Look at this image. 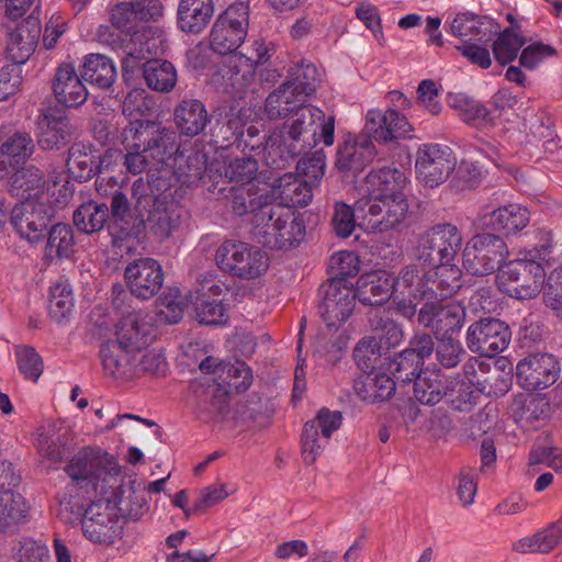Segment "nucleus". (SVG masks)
<instances>
[{
  "mask_svg": "<svg viewBox=\"0 0 562 562\" xmlns=\"http://www.w3.org/2000/svg\"><path fill=\"white\" fill-rule=\"evenodd\" d=\"M162 15V4L159 0H149L147 7L139 2H119L110 11L111 24L121 32L130 35L128 43L123 45L122 67L125 71L137 68L147 55L151 54L148 42H143L145 32L137 30L138 20H156Z\"/></svg>",
  "mask_w": 562,
  "mask_h": 562,
  "instance_id": "nucleus-1",
  "label": "nucleus"
},
{
  "mask_svg": "<svg viewBox=\"0 0 562 562\" xmlns=\"http://www.w3.org/2000/svg\"><path fill=\"white\" fill-rule=\"evenodd\" d=\"M540 235L543 243L537 250L538 257L516 259L499 269L497 284L502 292L518 300L532 299L540 293L546 273L536 258L544 260L553 247L551 232H541Z\"/></svg>",
  "mask_w": 562,
  "mask_h": 562,
  "instance_id": "nucleus-2",
  "label": "nucleus"
},
{
  "mask_svg": "<svg viewBox=\"0 0 562 562\" xmlns=\"http://www.w3.org/2000/svg\"><path fill=\"white\" fill-rule=\"evenodd\" d=\"M147 184L150 188V194L143 190L145 188L143 178L137 179L132 187L133 195L138 199V204L151 202L147 217L149 231L157 239L165 240L179 228L184 210L168 189L155 194L154 188L160 190L159 184L156 186L155 181L149 180Z\"/></svg>",
  "mask_w": 562,
  "mask_h": 562,
  "instance_id": "nucleus-3",
  "label": "nucleus"
},
{
  "mask_svg": "<svg viewBox=\"0 0 562 562\" xmlns=\"http://www.w3.org/2000/svg\"><path fill=\"white\" fill-rule=\"evenodd\" d=\"M215 262L225 273L243 280H252L267 272L270 260L267 252L255 245L225 240L216 249Z\"/></svg>",
  "mask_w": 562,
  "mask_h": 562,
  "instance_id": "nucleus-4",
  "label": "nucleus"
},
{
  "mask_svg": "<svg viewBox=\"0 0 562 562\" xmlns=\"http://www.w3.org/2000/svg\"><path fill=\"white\" fill-rule=\"evenodd\" d=\"M249 13V5L241 1L221 12L209 34L210 48L220 55H234L247 37Z\"/></svg>",
  "mask_w": 562,
  "mask_h": 562,
  "instance_id": "nucleus-5",
  "label": "nucleus"
},
{
  "mask_svg": "<svg viewBox=\"0 0 562 562\" xmlns=\"http://www.w3.org/2000/svg\"><path fill=\"white\" fill-rule=\"evenodd\" d=\"M323 117L321 109L304 104L289 116L279 134L270 136V140L276 144L279 138L280 147L284 146L289 156H299L317 144L315 125Z\"/></svg>",
  "mask_w": 562,
  "mask_h": 562,
  "instance_id": "nucleus-6",
  "label": "nucleus"
},
{
  "mask_svg": "<svg viewBox=\"0 0 562 562\" xmlns=\"http://www.w3.org/2000/svg\"><path fill=\"white\" fill-rule=\"evenodd\" d=\"M509 251L505 240L496 234L474 235L462 251V265L473 276H488L499 268Z\"/></svg>",
  "mask_w": 562,
  "mask_h": 562,
  "instance_id": "nucleus-7",
  "label": "nucleus"
},
{
  "mask_svg": "<svg viewBox=\"0 0 562 562\" xmlns=\"http://www.w3.org/2000/svg\"><path fill=\"white\" fill-rule=\"evenodd\" d=\"M357 294L353 284L331 278L318 289V314L328 328H338L352 314Z\"/></svg>",
  "mask_w": 562,
  "mask_h": 562,
  "instance_id": "nucleus-8",
  "label": "nucleus"
},
{
  "mask_svg": "<svg viewBox=\"0 0 562 562\" xmlns=\"http://www.w3.org/2000/svg\"><path fill=\"white\" fill-rule=\"evenodd\" d=\"M462 246V235L458 227L441 223L420 236L416 248V259L428 266L451 262Z\"/></svg>",
  "mask_w": 562,
  "mask_h": 562,
  "instance_id": "nucleus-9",
  "label": "nucleus"
},
{
  "mask_svg": "<svg viewBox=\"0 0 562 562\" xmlns=\"http://www.w3.org/2000/svg\"><path fill=\"white\" fill-rule=\"evenodd\" d=\"M356 210L363 216L367 229L384 233L401 224L408 212L405 195L395 198L363 196L356 202Z\"/></svg>",
  "mask_w": 562,
  "mask_h": 562,
  "instance_id": "nucleus-10",
  "label": "nucleus"
},
{
  "mask_svg": "<svg viewBox=\"0 0 562 562\" xmlns=\"http://www.w3.org/2000/svg\"><path fill=\"white\" fill-rule=\"evenodd\" d=\"M134 132L130 140H138L156 165L167 164L180 149L177 133L151 120H133L128 122Z\"/></svg>",
  "mask_w": 562,
  "mask_h": 562,
  "instance_id": "nucleus-11",
  "label": "nucleus"
},
{
  "mask_svg": "<svg viewBox=\"0 0 562 562\" xmlns=\"http://www.w3.org/2000/svg\"><path fill=\"white\" fill-rule=\"evenodd\" d=\"M452 149L441 144H424L417 150L415 162L417 178L430 188L443 183L456 169Z\"/></svg>",
  "mask_w": 562,
  "mask_h": 562,
  "instance_id": "nucleus-12",
  "label": "nucleus"
},
{
  "mask_svg": "<svg viewBox=\"0 0 562 562\" xmlns=\"http://www.w3.org/2000/svg\"><path fill=\"white\" fill-rule=\"evenodd\" d=\"M510 338L512 331L506 323L487 317L469 326L465 341L472 352L492 358L508 347Z\"/></svg>",
  "mask_w": 562,
  "mask_h": 562,
  "instance_id": "nucleus-13",
  "label": "nucleus"
},
{
  "mask_svg": "<svg viewBox=\"0 0 562 562\" xmlns=\"http://www.w3.org/2000/svg\"><path fill=\"white\" fill-rule=\"evenodd\" d=\"M81 526L85 537L100 544H112L122 533L116 507L109 501L90 504L85 512Z\"/></svg>",
  "mask_w": 562,
  "mask_h": 562,
  "instance_id": "nucleus-14",
  "label": "nucleus"
},
{
  "mask_svg": "<svg viewBox=\"0 0 562 562\" xmlns=\"http://www.w3.org/2000/svg\"><path fill=\"white\" fill-rule=\"evenodd\" d=\"M256 80V70L246 54L231 55L211 76L212 85L224 93L243 99Z\"/></svg>",
  "mask_w": 562,
  "mask_h": 562,
  "instance_id": "nucleus-15",
  "label": "nucleus"
},
{
  "mask_svg": "<svg viewBox=\"0 0 562 562\" xmlns=\"http://www.w3.org/2000/svg\"><path fill=\"white\" fill-rule=\"evenodd\" d=\"M434 300L423 304L418 312V324L430 329L436 339L451 338L461 330L465 321V308L460 303L441 304Z\"/></svg>",
  "mask_w": 562,
  "mask_h": 562,
  "instance_id": "nucleus-16",
  "label": "nucleus"
},
{
  "mask_svg": "<svg viewBox=\"0 0 562 562\" xmlns=\"http://www.w3.org/2000/svg\"><path fill=\"white\" fill-rule=\"evenodd\" d=\"M53 216L49 201H21L11 212V224L21 238L37 243L45 236Z\"/></svg>",
  "mask_w": 562,
  "mask_h": 562,
  "instance_id": "nucleus-17",
  "label": "nucleus"
},
{
  "mask_svg": "<svg viewBox=\"0 0 562 562\" xmlns=\"http://www.w3.org/2000/svg\"><path fill=\"white\" fill-rule=\"evenodd\" d=\"M342 423V415L339 411H330L323 407L318 411L315 419L305 423L302 432V457L307 464L316 461L317 456L323 451L327 439L339 429Z\"/></svg>",
  "mask_w": 562,
  "mask_h": 562,
  "instance_id": "nucleus-18",
  "label": "nucleus"
},
{
  "mask_svg": "<svg viewBox=\"0 0 562 562\" xmlns=\"http://www.w3.org/2000/svg\"><path fill=\"white\" fill-rule=\"evenodd\" d=\"M561 372L560 362L550 353H535L516 366L519 384L527 391H540L553 385Z\"/></svg>",
  "mask_w": 562,
  "mask_h": 562,
  "instance_id": "nucleus-19",
  "label": "nucleus"
},
{
  "mask_svg": "<svg viewBox=\"0 0 562 562\" xmlns=\"http://www.w3.org/2000/svg\"><path fill=\"white\" fill-rule=\"evenodd\" d=\"M65 471L74 481L88 482L95 487L99 480L116 473V468L112 456L87 447L72 457Z\"/></svg>",
  "mask_w": 562,
  "mask_h": 562,
  "instance_id": "nucleus-20",
  "label": "nucleus"
},
{
  "mask_svg": "<svg viewBox=\"0 0 562 562\" xmlns=\"http://www.w3.org/2000/svg\"><path fill=\"white\" fill-rule=\"evenodd\" d=\"M373 137L364 131L360 134H347L338 144L335 166L342 172H360L375 157Z\"/></svg>",
  "mask_w": 562,
  "mask_h": 562,
  "instance_id": "nucleus-21",
  "label": "nucleus"
},
{
  "mask_svg": "<svg viewBox=\"0 0 562 562\" xmlns=\"http://www.w3.org/2000/svg\"><path fill=\"white\" fill-rule=\"evenodd\" d=\"M125 279L132 294L148 300L162 286L164 271L157 260L140 258L126 267Z\"/></svg>",
  "mask_w": 562,
  "mask_h": 562,
  "instance_id": "nucleus-22",
  "label": "nucleus"
},
{
  "mask_svg": "<svg viewBox=\"0 0 562 562\" xmlns=\"http://www.w3.org/2000/svg\"><path fill=\"white\" fill-rule=\"evenodd\" d=\"M412 130L407 119L394 109H389L385 112L369 110L366 116L364 131L379 143L386 144L405 137Z\"/></svg>",
  "mask_w": 562,
  "mask_h": 562,
  "instance_id": "nucleus-23",
  "label": "nucleus"
},
{
  "mask_svg": "<svg viewBox=\"0 0 562 562\" xmlns=\"http://www.w3.org/2000/svg\"><path fill=\"white\" fill-rule=\"evenodd\" d=\"M111 157L110 151L100 156L91 144L75 143L68 150L67 169L76 180L88 181L108 167Z\"/></svg>",
  "mask_w": 562,
  "mask_h": 562,
  "instance_id": "nucleus-24",
  "label": "nucleus"
},
{
  "mask_svg": "<svg viewBox=\"0 0 562 562\" xmlns=\"http://www.w3.org/2000/svg\"><path fill=\"white\" fill-rule=\"evenodd\" d=\"M447 32L460 40L461 44L477 42L487 44L498 33L492 20L472 12H459L451 21L447 20Z\"/></svg>",
  "mask_w": 562,
  "mask_h": 562,
  "instance_id": "nucleus-25",
  "label": "nucleus"
},
{
  "mask_svg": "<svg viewBox=\"0 0 562 562\" xmlns=\"http://www.w3.org/2000/svg\"><path fill=\"white\" fill-rule=\"evenodd\" d=\"M431 269L428 263H423L416 259L402 269L395 280V292L414 300L430 302L432 301L434 286L431 285Z\"/></svg>",
  "mask_w": 562,
  "mask_h": 562,
  "instance_id": "nucleus-26",
  "label": "nucleus"
},
{
  "mask_svg": "<svg viewBox=\"0 0 562 562\" xmlns=\"http://www.w3.org/2000/svg\"><path fill=\"white\" fill-rule=\"evenodd\" d=\"M50 190L44 172L33 165L15 170L9 180L10 193L21 201H49Z\"/></svg>",
  "mask_w": 562,
  "mask_h": 562,
  "instance_id": "nucleus-27",
  "label": "nucleus"
},
{
  "mask_svg": "<svg viewBox=\"0 0 562 562\" xmlns=\"http://www.w3.org/2000/svg\"><path fill=\"white\" fill-rule=\"evenodd\" d=\"M153 325L147 315L140 311L124 315L116 325L113 342L142 353L153 337Z\"/></svg>",
  "mask_w": 562,
  "mask_h": 562,
  "instance_id": "nucleus-28",
  "label": "nucleus"
},
{
  "mask_svg": "<svg viewBox=\"0 0 562 562\" xmlns=\"http://www.w3.org/2000/svg\"><path fill=\"white\" fill-rule=\"evenodd\" d=\"M52 89L55 99L67 108H77L88 99V89L71 64H61L55 72Z\"/></svg>",
  "mask_w": 562,
  "mask_h": 562,
  "instance_id": "nucleus-29",
  "label": "nucleus"
},
{
  "mask_svg": "<svg viewBox=\"0 0 562 562\" xmlns=\"http://www.w3.org/2000/svg\"><path fill=\"white\" fill-rule=\"evenodd\" d=\"M173 123L180 136L193 138L211 123L205 104L198 99H183L173 109Z\"/></svg>",
  "mask_w": 562,
  "mask_h": 562,
  "instance_id": "nucleus-30",
  "label": "nucleus"
},
{
  "mask_svg": "<svg viewBox=\"0 0 562 562\" xmlns=\"http://www.w3.org/2000/svg\"><path fill=\"white\" fill-rule=\"evenodd\" d=\"M355 292L363 305H381L395 292V279L385 270L371 271L359 278Z\"/></svg>",
  "mask_w": 562,
  "mask_h": 562,
  "instance_id": "nucleus-31",
  "label": "nucleus"
},
{
  "mask_svg": "<svg viewBox=\"0 0 562 562\" xmlns=\"http://www.w3.org/2000/svg\"><path fill=\"white\" fill-rule=\"evenodd\" d=\"M407 183L406 173L395 166L372 169L364 181L366 196L395 198L404 195Z\"/></svg>",
  "mask_w": 562,
  "mask_h": 562,
  "instance_id": "nucleus-32",
  "label": "nucleus"
},
{
  "mask_svg": "<svg viewBox=\"0 0 562 562\" xmlns=\"http://www.w3.org/2000/svg\"><path fill=\"white\" fill-rule=\"evenodd\" d=\"M139 353L111 340L102 345L100 357L106 375L116 379L135 376L136 358Z\"/></svg>",
  "mask_w": 562,
  "mask_h": 562,
  "instance_id": "nucleus-33",
  "label": "nucleus"
},
{
  "mask_svg": "<svg viewBox=\"0 0 562 562\" xmlns=\"http://www.w3.org/2000/svg\"><path fill=\"white\" fill-rule=\"evenodd\" d=\"M72 135V126L60 110H49L38 121V145L42 149H54L66 145Z\"/></svg>",
  "mask_w": 562,
  "mask_h": 562,
  "instance_id": "nucleus-34",
  "label": "nucleus"
},
{
  "mask_svg": "<svg viewBox=\"0 0 562 562\" xmlns=\"http://www.w3.org/2000/svg\"><path fill=\"white\" fill-rule=\"evenodd\" d=\"M214 10V0H180L178 26L184 33L200 34L210 24Z\"/></svg>",
  "mask_w": 562,
  "mask_h": 562,
  "instance_id": "nucleus-35",
  "label": "nucleus"
},
{
  "mask_svg": "<svg viewBox=\"0 0 562 562\" xmlns=\"http://www.w3.org/2000/svg\"><path fill=\"white\" fill-rule=\"evenodd\" d=\"M40 25L36 21H24L9 33L7 55L14 65L24 64L33 54L38 36Z\"/></svg>",
  "mask_w": 562,
  "mask_h": 562,
  "instance_id": "nucleus-36",
  "label": "nucleus"
},
{
  "mask_svg": "<svg viewBox=\"0 0 562 562\" xmlns=\"http://www.w3.org/2000/svg\"><path fill=\"white\" fill-rule=\"evenodd\" d=\"M484 220V224L492 231L509 236L527 227L530 213L525 206L513 203L493 210Z\"/></svg>",
  "mask_w": 562,
  "mask_h": 562,
  "instance_id": "nucleus-37",
  "label": "nucleus"
},
{
  "mask_svg": "<svg viewBox=\"0 0 562 562\" xmlns=\"http://www.w3.org/2000/svg\"><path fill=\"white\" fill-rule=\"evenodd\" d=\"M279 224L274 228L276 235L268 241V247L278 250H290L301 244L305 237V222L300 214L286 210L283 217L278 218Z\"/></svg>",
  "mask_w": 562,
  "mask_h": 562,
  "instance_id": "nucleus-38",
  "label": "nucleus"
},
{
  "mask_svg": "<svg viewBox=\"0 0 562 562\" xmlns=\"http://www.w3.org/2000/svg\"><path fill=\"white\" fill-rule=\"evenodd\" d=\"M396 382L389 374L370 371L360 374L353 384L356 394L366 402L389 400L395 392Z\"/></svg>",
  "mask_w": 562,
  "mask_h": 562,
  "instance_id": "nucleus-39",
  "label": "nucleus"
},
{
  "mask_svg": "<svg viewBox=\"0 0 562 562\" xmlns=\"http://www.w3.org/2000/svg\"><path fill=\"white\" fill-rule=\"evenodd\" d=\"M274 200V192L268 187L246 183L231 190L232 210L236 215L250 213L252 216L266 202Z\"/></svg>",
  "mask_w": 562,
  "mask_h": 562,
  "instance_id": "nucleus-40",
  "label": "nucleus"
},
{
  "mask_svg": "<svg viewBox=\"0 0 562 562\" xmlns=\"http://www.w3.org/2000/svg\"><path fill=\"white\" fill-rule=\"evenodd\" d=\"M274 194L281 200L283 207H304L313 199V184L293 173H285L279 179Z\"/></svg>",
  "mask_w": 562,
  "mask_h": 562,
  "instance_id": "nucleus-41",
  "label": "nucleus"
},
{
  "mask_svg": "<svg viewBox=\"0 0 562 562\" xmlns=\"http://www.w3.org/2000/svg\"><path fill=\"white\" fill-rule=\"evenodd\" d=\"M562 543V517L532 536L519 539L513 549L519 553H548Z\"/></svg>",
  "mask_w": 562,
  "mask_h": 562,
  "instance_id": "nucleus-42",
  "label": "nucleus"
},
{
  "mask_svg": "<svg viewBox=\"0 0 562 562\" xmlns=\"http://www.w3.org/2000/svg\"><path fill=\"white\" fill-rule=\"evenodd\" d=\"M34 150L33 139L27 133H15L0 147V172L27 160Z\"/></svg>",
  "mask_w": 562,
  "mask_h": 562,
  "instance_id": "nucleus-43",
  "label": "nucleus"
},
{
  "mask_svg": "<svg viewBox=\"0 0 562 562\" xmlns=\"http://www.w3.org/2000/svg\"><path fill=\"white\" fill-rule=\"evenodd\" d=\"M305 99L290 83L281 85L266 100V112L271 120L286 117L302 105Z\"/></svg>",
  "mask_w": 562,
  "mask_h": 562,
  "instance_id": "nucleus-44",
  "label": "nucleus"
},
{
  "mask_svg": "<svg viewBox=\"0 0 562 562\" xmlns=\"http://www.w3.org/2000/svg\"><path fill=\"white\" fill-rule=\"evenodd\" d=\"M431 269V285L434 300H445L452 296L461 288L462 271L451 262L429 266Z\"/></svg>",
  "mask_w": 562,
  "mask_h": 562,
  "instance_id": "nucleus-45",
  "label": "nucleus"
},
{
  "mask_svg": "<svg viewBox=\"0 0 562 562\" xmlns=\"http://www.w3.org/2000/svg\"><path fill=\"white\" fill-rule=\"evenodd\" d=\"M285 214L286 209L272 200L266 202L265 205L251 216L252 235L258 243L268 247V241L270 240L269 236L276 235V232L271 228H274V225L277 226L279 224V215L283 217Z\"/></svg>",
  "mask_w": 562,
  "mask_h": 562,
  "instance_id": "nucleus-46",
  "label": "nucleus"
},
{
  "mask_svg": "<svg viewBox=\"0 0 562 562\" xmlns=\"http://www.w3.org/2000/svg\"><path fill=\"white\" fill-rule=\"evenodd\" d=\"M82 78L100 89L110 88L116 78L113 61L104 55L91 54L86 57Z\"/></svg>",
  "mask_w": 562,
  "mask_h": 562,
  "instance_id": "nucleus-47",
  "label": "nucleus"
},
{
  "mask_svg": "<svg viewBox=\"0 0 562 562\" xmlns=\"http://www.w3.org/2000/svg\"><path fill=\"white\" fill-rule=\"evenodd\" d=\"M449 394L439 371L425 370L414 381V396L424 405H435Z\"/></svg>",
  "mask_w": 562,
  "mask_h": 562,
  "instance_id": "nucleus-48",
  "label": "nucleus"
},
{
  "mask_svg": "<svg viewBox=\"0 0 562 562\" xmlns=\"http://www.w3.org/2000/svg\"><path fill=\"white\" fill-rule=\"evenodd\" d=\"M143 76L147 86L159 92L171 91L177 82L173 65L161 59L146 60L143 65Z\"/></svg>",
  "mask_w": 562,
  "mask_h": 562,
  "instance_id": "nucleus-49",
  "label": "nucleus"
},
{
  "mask_svg": "<svg viewBox=\"0 0 562 562\" xmlns=\"http://www.w3.org/2000/svg\"><path fill=\"white\" fill-rule=\"evenodd\" d=\"M448 102L451 108L459 111V116L464 123L475 127L493 125L491 112L480 102L464 94H451Z\"/></svg>",
  "mask_w": 562,
  "mask_h": 562,
  "instance_id": "nucleus-50",
  "label": "nucleus"
},
{
  "mask_svg": "<svg viewBox=\"0 0 562 562\" xmlns=\"http://www.w3.org/2000/svg\"><path fill=\"white\" fill-rule=\"evenodd\" d=\"M109 218V207L104 203L88 201L74 212L72 220L78 231L92 234L103 228Z\"/></svg>",
  "mask_w": 562,
  "mask_h": 562,
  "instance_id": "nucleus-51",
  "label": "nucleus"
},
{
  "mask_svg": "<svg viewBox=\"0 0 562 562\" xmlns=\"http://www.w3.org/2000/svg\"><path fill=\"white\" fill-rule=\"evenodd\" d=\"M130 132H134L130 123L122 128L121 143L126 151L124 156V166L132 175H139L150 171L151 166L156 165L145 151L144 146L138 140H130Z\"/></svg>",
  "mask_w": 562,
  "mask_h": 562,
  "instance_id": "nucleus-52",
  "label": "nucleus"
},
{
  "mask_svg": "<svg viewBox=\"0 0 562 562\" xmlns=\"http://www.w3.org/2000/svg\"><path fill=\"white\" fill-rule=\"evenodd\" d=\"M74 293L67 280H59L49 289L48 313L57 323L67 319L74 308Z\"/></svg>",
  "mask_w": 562,
  "mask_h": 562,
  "instance_id": "nucleus-53",
  "label": "nucleus"
},
{
  "mask_svg": "<svg viewBox=\"0 0 562 562\" xmlns=\"http://www.w3.org/2000/svg\"><path fill=\"white\" fill-rule=\"evenodd\" d=\"M26 513V502L21 494L12 490L0 491V530L20 522Z\"/></svg>",
  "mask_w": 562,
  "mask_h": 562,
  "instance_id": "nucleus-54",
  "label": "nucleus"
},
{
  "mask_svg": "<svg viewBox=\"0 0 562 562\" xmlns=\"http://www.w3.org/2000/svg\"><path fill=\"white\" fill-rule=\"evenodd\" d=\"M187 305L188 300L178 288H168L157 300V315L161 322L177 324Z\"/></svg>",
  "mask_w": 562,
  "mask_h": 562,
  "instance_id": "nucleus-55",
  "label": "nucleus"
},
{
  "mask_svg": "<svg viewBox=\"0 0 562 562\" xmlns=\"http://www.w3.org/2000/svg\"><path fill=\"white\" fill-rule=\"evenodd\" d=\"M74 246L71 227L66 224H55L48 233L45 256L49 259L68 258L74 252Z\"/></svg>",
  "mask_w": 562,
  "mask_h": 562,
  "instance_id": "nucleus-56",
  "label": "nucleus"
},
{
  "mask_svg": "<svg viewBox=\"0 0 562 562\" xmlns=\"http://www.w3.org/2000/svg\"><path fill=\"white\" fill-rule=\"evenodd\" d=\"M290 78L285 83H290L294 91L304 99L315 92L321 81L317 67L305 60L295 64L291 68Z\"/></svg>",
  "mask_w": 562,
  "mask_h": 562,
  "instance_id": "nucleus-57",
  "label": "nucleus"
},
{
  "mask_svg": "<svg viewBox=\"0 0 562 562\" xmlns=\"http://www.w3.org/2000/svg\"><path fill=\"white\" fill-rule=\"evenodd\" d=\"M196 319L205 325H220L228 319L227 306L223 299H191Z\"/></svg>",
  "mask_w": 562,
  "mask_h": 562,
  "instance_id": "nucleus-58",
  "label": "nucleus"
},
{
  "mask_svg": "<svg viewBox=\"0 0 562 562\" xmlns=\"http://www.w3.org/2000/svg\"><path fill=\"white\" fill-rule=\"evenodd\" d=\"M249 117V109L232 106L225 113L224 121H217V135L222 136L224 142H232L244 134V128Z\"/></svg>",
  "mask_w": 562,
  "mask_h": 562,
  "instance_id": "nucleus-59",
  "label": "nucleus"
},
{
  "mask_svg": "<svg viewBox=\"0 0 562 562\" xmlns=\"http://www.w3.org/2000/svg\"><path fill=\"white\" fill-rule=\"evenodd\" d=\"M522 45L524 40L508 27L499 33L493 43L494 57L502 65L509 64L517 57Z\"/></svg>",
  "mask_w": 562,
  "mask_h": 562,
  "instance_id": "nucleus-60",
  "label": "nucleus"
},
{
  "mask_svg": "<svg viewBox=\"0 0 562 562\" xmlns=\"http://www.w3.org/2000/svg\"><path fill=\"white\" fill-rule=\"evenodd\" d=\"M424 363L418 360V356H414L412 352L403 350L393 361L391 371L396 382L411 383L417 379V375L422 374Z\"/></svg>",
  "mask_w": 562,
  "mask_h": 562,
  "instance_id": "nucleus-61",
  "label": "nucleus"
},
{
  "mask_svg": "<svg viewBox=\"0 0 562 562\" xmlns=\"http://www.w3.org/2000/svg\"><path fill=\"white\" fill-rule=\"evenodd\" d=\"M15 359L20 373L27 380L36 382L43 373V359L31 346H18Z\"/></svg>",
  "mask_w": 562,
  "mask_h": 562,
  "instance_id": "nucleus-62",
  "label": "nucleus"
},
{
  "mask_svg": "<svg viewBox=\"0 0 562 562\" xmlns=\"http://www.w3.org/2000/svg\"><path fill=\"white\" fill-rule=\"evenodd\" d=\"M13 560L16 562H48L47 546L33 538H22L13 547Z\"/></svg>",
  "mask_w": 562,
  "mask_h": 562,
  "instance_id": "nucleus-63",
  "label": "nucleus"
},
{
  "mask_svg": "<svg viewBox=\"0 0 562 562\" xmlns=\"http://www.w3.org/2000/svg\"><path fill=\"white\" fill-rule=\"evenodd\" d=\"M437 340L436 359L438 363L446 369L457 367L465 356L462 344L453 337Z\"/></svg>",
  "mask_w": 562,
  "mask_h": 562,
  "instance_id": "nucleus-64",
  "label": "nucleus"
}]
</instances>
